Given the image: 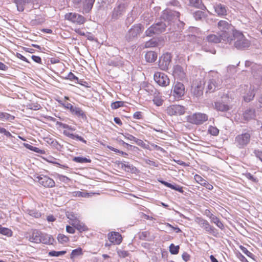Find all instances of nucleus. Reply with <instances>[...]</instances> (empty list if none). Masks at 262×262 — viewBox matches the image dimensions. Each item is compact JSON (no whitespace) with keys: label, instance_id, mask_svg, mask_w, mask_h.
Wrapping results in <instances>:
<instances>
[{"label":"nucleus","instance_id":"1","mask_svg":"<svg viewBox=\"0 0 262 262\" xmlns=\"http://www.w3.org/2000/svg\"><path fill=\"white\" fill-rule=\"evenodd\" d=\"M217 27L219 30L218 35L222 37L223 40L230 43L233 40L229 35L231 32L233 34V31L236 30L234 27L230 23L226 20H221L217 23Z\"/></svg>","mask_w":262,"mask_h":262},{"label":"nucleus","instance_id":"2","mask_svg":"<svg viewBox=\"0 0 262 262\" xmlns=\"http://www.w3.org/2000/svg\"><path fill=\"white\" fill-rule=\"evenodd\" d=\"M233 39L235 40L234 46L238 49H243L248 48L250 45V41L245 37L242 32L238 31H233Z\"/></svg>","mask_w":262,"mask_h":262},{"label":"nucleus","instance_id":"3","mask_svg":"<svg viewBox=\"0 0 262 262\" xmlns=\"http://www.w3.org/2000/svg\"><path fill=\"white\" fill-rule=\"evenodd\" d=\"M34 177L36 182L44 188H52L56 186L55 181L47 175L36 174Z\"/></svg>","mask_w":262,"mask_h":262},{"label":"nucleus","instance_id":"4","mask_svg":"<svg viewBox=\"0 0 262 262\" xmlns=\"http://www.w3.org/2000/svg\"><path fill=\"white\" fill-rule=\"evenodd\" d=\"M207 120V115L205 114L201 113H194L187 117V122L191 124L196 125H200L203 124Z\"/></svg>","mask_w":262,"mask_h":262},{"label":"nucleus","instance_id":"5","mask_svg":"<svg viewBox=\"0 0 262 262\" xmlns=\"http://www.w3.org/2000/svg\"><path fill=\"white\" fill-rule=\"evenodd\" d=\"M64 19L73 24L81 25L86 21V18L82 15L76 13H67L64 15Z\"/></svg>","mask_w":262,"mask_h":262},{"label":"nucleus","instance_id":"6","mask_svg":"<svg viewBox=\"0 0 262 262\" xmlns=\"http://www.w3.org/2000/svg\"><path fill=\"white\" fill-rule=\"evenodd\" d=\"M165 24L160 22L151 26L146 31L145 33L148 36H151L155 34H160L165 30Z\"/></svg>","mask_w":262,"mask_h":262},{"label":"nucleus","instance_id":"7","mask_svg":"<svg viewBox=\"0 0 262 262\" xmlns=\"http://www.w3.org/2000/svg\"><path fill=\"white\" fill-rule=\"evenodd\" d=\"M154 78L156 82L161 86L166 87L170 84L168 76L164 73L157 72L155 73Z\"/></svg>","mask_w":262,"mask_h":262},{"label":"nucleus","instance_id":"8","mask_svg":"<svg viewBox=\"0 0 262 262\" xmlns=\"http://www.w3.org/2000/svg\"><path fill=\"white\" fill-rule=\"evenodd\" d=\"M171 59L172 55L170 53H166L163 54L159 59V68L163 71L167 70L171 62Z\"/></svg>","mask_w":262,"mask_h":262},{"label":"nucleus","instance_id":"9","mask_svg":"<svg viewBox=\"0 0 262 262\" xmlns=\"http://www.w3.org/2000/svg\"><path fill=\"white\" fill-rule=\"evenodd\" d=\"M166 113L169 116H180L185 113V108L180 105H170L166 109Z\"/></svg>","mask_w":262,"mask_h":262},{"label":"nucleus","instance_id":"10","mask_svg":"<svg viewBox=\"0 0 262 262\" xmlns=\"http://www.w3.org/2000/svg\"><path fill=\"white\" fill-rule=\"evenodd\" d=\"M61 124L62 128L65 129L63 132V134L65 136L72 139L78 140L85 144L86 143V141L84 140L82 137L79 136L78 135H75L73 133V132L75 130V128L72 127L66 124L61 123Z\"/></svg>","mask_w":262,"mask_h":262},{"label":"nucleus","instance_id":"11","mask_svg":"<svg viewBox=\"0 0 262 262\" xmlns=\"http://www.w3.org/2000/svg\"><path fill=\"white\" fill-rule=\"evenodd\" d=\"M173 96L177 99H180L185 94V86L180 82H176L173 85Z\"/></svg>","mask_w":262,"mask_h":262},{"label":"nucleus","instance_id":"12","mask_svg":"<svg viewBox=\"0 0 262 262\" xmlns=\"http://www.w3.org/2000/svg\"><path fill=\"white\" fill-rule=\"evenodd\" d=\"M194 222L206 231L210 233L214 232V227L211 226L206 220L201 217H196L194 219Z\"/></svg>","mask_w":262,"mask_h":262},{"label":"nucleus","instance_id":"13","mask_svg":"<svg viewBox=\"0 0 262 262\" xmlns=\"http://www.w3.org/2000/svg\"><path fill=\"white\" fill-rule=\"evenodd\" d=\"M108 241L113 245H120L122 241V236L118 232L112 231L108 233Z\"/></svg>","mask_w":262,"mask_h":262},{"label":"nucleus","instance_id":"14","mask_svg":"<svg viewBox=\"0 0 262 262\" xmlns=\"http://www.w3.org/2000/svg\"><path fill=\"white\" fill-rule=\"evenodd\" d=\"M250 140V135L248 133H245L238 135L235 138L239 147H243L248 144Z\"/></svg>","mask_w":262,"mask_h":262},{"label":"nucleus","instance_id":"15","mask_svg":"<svg viewBox=\"0 0 262 262\" xmlns=\"http://www.w3.org/2000/svg\"><path fill=\"white\" fill-rule=\"evenodd\" d=\"M143 26L141 24H139L134 25L130 29L129 33L132 36L135 37L141 33L143 31Z\"/></svg>","mask_w":262,"mask_h":262},{"label":"nucleus","instance_id":"16","mask_svg":"<svg viewBox=\"0 0 262 262\" xmlns=\"http://www.w3.org/2000/svg\"><path fill=\"white\" fill-rule=\"evenodd\" d=\"M125 10V7L123 4H119L114 8L113 13L112 17L113 18L117 19L119 16L121 15L124 12Z\"/></svg>","mask_w":262,"mask_h":262},{"label":"nucleus","instance_id":"17","mask_svg":"<svg viewBox=\"0 0 262 262\" xmlns=\"http://www.w3.org/2000/svg\"><path fill=\"white\" fill-rule=\"evenodd\" d=\"M173 74L174 76L183 78L185 76L183 68L180 65L177 64L173 68Z\"/></svg>","mask_w":262,"mask_h":262},{"label":"nucleus","instance_id":"18","mask_svg":"<svg viewBox=\"0 0 262 262\" xmlns=\"http://www.w3.org/2000/svg\"><path fill=\"white\" fill-rule=\"evenodd\" d=\"M41 233H42L39 231L36 230H34L29 238V241L35 243H40Z\"/></svg>","mask_w":262,"mask_h":262},{"label":"nucleus","instance_id":"19","mask_svg":"<svg viewBox=\"0 0 262 262\" xmlns=\"http://www.w3.org/2000/svg\"><path fill=\"white\" fill-rule=\"evenodd\" d=\"M145 58L147 62L152 63L156 60L157 55L154 51H148L145 54Z\"/></svg>","mask_w":262,"mask_h":262},{"label":"nucleus","instance_id":"20","mask_svg":"<svg viewBox=\"0 0 262 262\" xmlns=\"http://www.w3.org/2000/svg\"><path fill=\"white\" fill-rule=\"evenodd\" d=\"M16 5L18 11L23 12L25 7L29 3V0H14Z\"/></svg>","mask_w":262,"mask_h":262},{"label":"nucleus","instance_id":"21","mask_svg":"<svg viewBox=\"0 0 262 262\" xmlns=\"http://www.w3.org/2000/svg\"><path fill=\"white\" fill-rule=\"evenodd\" d=\"M75 229L77 230L79 232H86L89 230L88 227L83 222L79 221L76 224L73 226Z\"/></svg>","mask_w":262,"mask_h":262},{"label":"nucleus","instance_id":"22","mask_svg":"<svg viewBox=\"0 0 262 262\" xmlns=\"http://www.w3.org/2000/svg\"><path fill=\"white\" fill-rule=\"evenodd\" d=\"M214 9L215 12L219 16H222L226 15L227 14V10L226 7L221 4L217 5L214 7Z\"/></svg>","mask_w":262,"mask_h":262},{"label":"nucleus","instance_id":"23","mask_svg":"<svg viewBox=\"0 0 262 262\" xmlns=\"http://www.w3.org/2000/svg\"><path fill=\"white\" fill-rule=\"evenodd\" d=\"M217 88V83L215 80L211 79L207 82V91L210 93L213 92Z\"/></svg>","mask_w":262,"mask_h":262},{"label":"nucleus","instance_id":"24","mask_svg":"<svg viewBox=\"0 0 262 262\" xmlns=\"http://www.w3.org/2000/svg\"><path fill=\"white\" fill-rule=\"evenodd\" d=\"M40 238V243L45 244H52L54 241V238L50 235L41 233Z\"/></svg>","mask_w":262,"mask_h":262},{"label":"nucleus","instance_id":"25","mask_svg":"<svg viewBox=\"0 0 262 262\" xmlns=\"http://www.w3.org/2000/svg\"><path fill=\"white\" fill-rule=\"evenodd\" d=\"M161 183L162 184H163L164 185H165V186L169 187L172 189L177 190L180 192L183 193L184 191L182 186H179V185L174 186L169 183H168V182H167L166 181H161Z\"/></svg>","mask_w":262,"mask_h":262},{"label":"nucleus","instance_id":"26","mask_svg":"<svg viewBox=\"0 0 262 262\" xmlns=\"http://www.w3.org/2000/svg\"><path fill=\"white\" fill-rule=\"evenodd\" d=\"M210 219L212 223H214L221 229L224 228L223 224L217 216L214 215L213 214H211Z\"/></svg>","mask_w":262,"mask_h":262},{"label":"nucleus","instance_id":"27","mask_svg":"<svg viewBox=\"0 0 262 262\" xmlns=\"http://www.w3.org/2000/svg\"><path fill=\"white\" fill-rule=\"evenodd\" d=\"M67 217L69 219V223L72 226L80 221L79 219L76 216V215L73 212H70L67 214Z\"/></svg>","mask_w":262,"mask_h":262},{"label":"nucleus","instance_id":"28","mask_svg":"<svg viewBox=\"0 0 262 262\" xmlns=\"http://www.w3.org/2000/svg\"><path fill=\"white\" fill-rule=\"evenodd\" d=\"M207 40L210 42L219 43L221 41L222 37L220 35L217 36L215 34H210L207 37Z\"/></svg>","mask_w":262,"mask_h":262},{"label":"nucleus","instance_id":"29","mask_svg":"<svg viewBox=\"0 0 262 262\" xmlns=\"http://www.w3.org/2000/svg\"><path fill=\"white\" fill-rule=\"evenodd\" d=\"M70 112L78 117H81L82 118L86 117L84 112L79 107H73Z\"/></svg>","mask_w":262,"mask_h":262},{"label":"nucleus","instance_id":"30","mask_svg":"<svg viewBox=\"0 0 262 262\" xmlns=\"http://www.w3.org/2000/svg\"><path fill=\"white\" fill-rule=\"evenodd\" d=\"M121 167L127 172H135L137 169L136 167H134L132 165H129L128 163L125 164L122 162L120 163Z\"/></svg>","mask_w":262,"mask_h":262},{"label":"nucleus","instance_id":"31","mask_svg":"<svg viewBox=\"0 0 262 262\" xmlns=\"http://www.w3.org/2000/svg\"><path fill=\"white\" fill-rule=\"evenodd\" d=\"M215 108L220 111H227L229 110V106L223 102H217L215 103Z\"/></svg>","mask_w":262,"mask_h":262},{"label":"nucleus","instance_id":"32","mask_svg":"<svg viewBox=\"0 0 262 262\" xmlns=\"http://www.w3.org/2000/svg\"><path fill=\"white\" fill-rule=\"evenodd\" d=\"M43 140L48 144L57 147L59 145L58 142L54 139L51 138L50 137H46L43 138Z\"/></svg>","mask_w":262,"mask_h":262},{"label":"nucleus","instance_id":"33","mask_svg":"<svg viewBox=\"0 0 262 262\" xmlns=\"http://www.w3.org/2000/svg\"><path fill=\"white\" fill-rule=\"evenodd\" d=\"M0 233L8 237H11L12 236L13 232L11 229L3 227L0 225Z\"/></svg>","mask_w":262,"mask_h":262},{"label":"nucleus","instance_id":"34","mask_svg":"<svg viewBox=\"0 0 262 262\" xmlns=\"http://www.w3.org/2000/svg\"><path fill=\"white\" fill-rule=\"evenodd\" d=\"M28 213L31 216L38 219L41 216V213L36 209H30L28 210Z\"/></svg>","mask_w":262,"mask_h":262},{"label":"nucleus","instance_id":"35","mask_svg":"<svg viewBox=\"0 0 262 262\" xmlns=\"http://www.w3.org/2000/svg\"><path fill=\"white\" fill-rule=\"evenodd\" d=\"M27 107L29 109L34 110V111L39 110L41 107L39 103H38L37 102H29V103L27 104Z\"/></svg>","mask_w":262,"mask_h":262},{"label":"nucleus","instance_id":"36","mask_svg":"<svg viewBox=\"0 0 262 262\" xmlns=\"http://www.w3.org/2000/svg\"><path fill=\"white\" fill-rule=\"evenodd\" d=\"M57 238L59 243L62 244L67 243L70 241L69 237L63 234H59Z\"/></svg>","mask_w":262,"mask_h":262},{"label":"nucleus","instance_id":"37","mask_svg":"<svg viewBox=\"0 0 262 262\" xmlns=\"http://www.w3.org/2000/svg\"><path fill=\"white\" fill-rule=\"evenodd\" d=\"M83 254L82 249L81 248L73 250L70 255L71 258H74L76 256L82 255Z\"/></svg>","mask_w":262,"mask_h":262},{"label":"nucleus","instance_id":"38","mask_svg":"<svg viewBox=\"0 0 262 262\" xmlns=\"http://www.w3.org/2000/svg\"><path fill=\"white\" fill-rule=\"evenodd\" d=\"M72 195L79 198H88L91 196V194L88 192H83L80 191H76L72 192Z\"/></svg>","mask_w":262,"mask_h":262},{"label":"nucleus","instance_id":"39","mask_svg":"<svg viewBox=\"0 0 262 262\" xmlns=\"http://www.w3.org/2000/svg\"><path fill=\"white\" fill-rule=\"evenodd\" d=\"M73 160L75 162L80 163H90L91 162V159L82 157H75Z\"/></svg>","mask_w":262,"mask_h":262},{"label":"nucleus","instance_id":"40","mask_svg":"<svg viewBox=\"0 0 262 262\" xmlns=\"http://www.w3.org/2000/svg\"><path fill=\"white\" fill-rule=\"evenodd\" d=\"M48 162L56 165L58 166L59 167L63 168V169H67L68 168V167L67 165H62L60 164L59 163L57 162L56 161V159L54 158H51V159H46V160Z\"/></svg>","mask_w":262,"mask_h":262},{"label":"nucleus","instance_id":"41","mask_svg":"<svg viewBox=\"0 0 262 262\" xmlns=\"http://www.w3.org/2000/svg\"><path fill=\"white\" fill-rule=\"evenodd\" d=\"M57 102L64 108L69 110L70 111L73 109L74 107L72 104L68 102H63L61 100H57Z\"/></svg>","mask_w":262,"mask_h":262},{"label":"nucleus","instance_id":"42","mask_svg":"<svg viewBox=\"0 0 262 262\" xmlns=\"http://www.w3.org/2000/svg\"><path fill=\"white\" fill-rule=\"evenodd\" d=\"M179 246H175L173 244H171L169 246V252L172 254H177L179 252Z\"/></svg>","mask_w":262,"mask_h":262},{"label":"nucleus","instance_id":"43","mask_svg":"<svg viewBox=\"0 0 262 262\" xmlns=\"http://www.w3.org/2000/svg\"><path fill=\"white\" fill-rule=\"evenodd\" d=\"M2 115L1 119L11 121L14 119L15 117L14 116L10 115L7 113L2 112Z\"/></svg>","mask_w":262,"mask_h":262},{"label":"nucleus","instance_id":"44","mask_svg":"<svg viewBox=\"0 0 262 262\" xmlns=\"http://www.w3.org/2000/svg\"><path fill=\"white\" fill-rule=\"evenodd\" d=\"M124 106V102L121 101H117L111 103V106L112 109L115 110L120 107Z\"/></svg>","mask_w":262,"mask_h":262},{"label":"nucleus","instance_id":"45","mask_svg":"<svg viewBox=\"0 0 262 262\" xmlns=\"http://www.w3.org/2000/svg\"><path fill=\"white\" fill-rule=\"evenodd\" d=\"M153 102L155 104H156L157 106H159L162 105L163 103V100L162 99L161 96L156 95L155 96L153 99Z\"/></svg>","mask_w":262,"mask_h":262},{"label":"nucleus","instance_id":"46","mask_svg":"<svg viewBox=\"0 0 262 262\" xmlns=\"http://www.w3.org/2000/svg\"><path fill=\"white\" fill-rule=\"evenodd\" d=\"M194 179L195 180V182L200 184L201 185H203V184L206 182V180H205L203 178H202L200 175L195 174L194 176Z\"/></svg>","mask_w":262,"mask_h":262},{"label":"nucleus","instance_id":"47","mask_svg":"<svg viewBox=\"0 0 262 262\" xmlns=\"http://www.w3.org/2000/svg\"><path fill=\"white\" fill-rule=\"evenodd\" d=\"M66 253V251H51L49 252V255L50 256H55L57 257L60 255H64Z\"/></svg>","mask_w":262,"mask_h":262},{"label":"nucleus","instance_id":"48","mask_svg":"<svg viewBox=\"0 0 262 262\" xmlns=\"http://www.w3.org/2000/svg\"><path fill=\"white\" fill-rule=\"evenodd\" d=\"M208 133L213 136H217L219 134V130L214 126H209L208 130Z\"/></svg>","mask_w":262,"mask_h":262},{"label":"nucleus","instance_id":"49","mask_svg":"<svg viewBox=\"0 0 262 262\" xmlns=\"http://www.w3.org/2000/svg\"><path fill=\"white\" fill-rule=\"evenodd\" d=\"M239 248L247 256L253 258L254 256L253 253L250 252L246 247L241 245L239 246Z\"/></svg>","mask_w":262,"mask_h":262},{"label":"nucleus","instance_id":"50","mask_svg":"<svg viewBox=\"0 0 262 262\" xmlns=\"http://www.w3.org/2000/svg\"><path fill=\"white\" fill-rule=\"evenodd\" d=\"M57 178L61 182L68 183L71 181L70 179L66 176L57 174Z\"/></svg>","mask_w":262,"mask_h":262},{"label":"nucleus","instance_id":"51","mask_svg":"<svg viewBox=\"0 0 262 262\" xmlns=\"http://www.w3.org/2000/svg\"><path fill=\"white\" fill-rule=\"evenodd\" d=\"M244 175L249 180L254 183H257L258 182V179L256 178H254L250 173L247 172Z\"/></svg>","mask_w":262,"mask_h":262},{"label":"nucleus","instance_id":"52","mask_svg":"<svg viewBox=\"0 0 262 262\" xmlns=\"http://www.w3.org/2000/svg\"><path fill=\"white\" fill-rule=\"evenodd\" d=\"M138 145L144 148L147 149L146 144L144 142V141L141 139H139L136 138L135 141L134 142Z\"/></svg>","mask_w":262,"mask_h":262},{"label":"nucleus","instance_id":"53","mask_svg":"<svg viewBox=\"0 0 262 262\" xmlns=\"http://www.w3.org/2000/svg\"><path fill=\"white\" fill-rule=\"evenodd\" d=\"M144 161L145 162V163L146 164H148L149 166H154V167H157L158 166V163L153 160L145 159H144Z\"/></svg>","mask_w":262,"mask_h":262},{"label":"nucleus","instance_id":"54","mask_svg":"<svg viewBox=\"0 0 262 262\" xmlns=\"http://www.w3.org/2000/svg\"><path fill=\"white\" fill-rule=\"evenodd\" d=\"M253 116V112L251 110L247 111L244 114V117L246 120H249Z\"/></svg>","mask_w":262,"mask_h":262},{"label":"nucleus","instance_id":"55","mask_svg":"<svg viewBox=\"0 0 262 262\" xmlns=\"http://www.w3.org/2000/svg\"><path fill=\"white\" fill-rule=\"evenodd\" d=\"M150 233L148 231L142 232L140 235V238L142 240H148L149 237Z\"/></svg>","mask_w":262,"mask_h":262},{"label":"nucleus","instance_id":"56","mask_svg":"<svg viewBox=\"0 0 262 262\" xmlns=\"http://www.w3.org/2000/svg\"><path fill=\"white\" fill-rule=\"evenodd\" d=\"M0 133L4 134L6 136L8 137H12V136L11 134L7 131L5 128L0 126Z\"/></svg>","mask_w":262,"mask_h":262},{"label":"nucleus","instance_id":"57","mask_svg":"<svg viewBox=\"0 0 262 262\" xmlns=\"http://www.w3.org/2000/svg\"><path fill=\"white\" fill-rule=\"evenodd\" d=\"M31 58L34 62H35L37 63H39V64H42V60H41V58L39 56L32 55L31 56Z\"/></svg>","mask_w":262,"mask_h":262},{"label":"nucleus","instance_id":"58","mask_svg":"<svg viewBox=\"0 0 262 262\" xmlns=\"http://www.w3.org/2000/svg\"><path fill=\"white\" fill-rule=\"evenodd\" d=\"M66 231L71 234H74L75 232V228L73 226L67 225L66 226Z\"/></svg>","mask_w":262,"mask_h":262},{"label":"nucleus","instance_id":"59","mask_svg":"<svg viewBox=\"0 0 262 262\" xmlns=\"http://www.w3.org/2000/svg\"><path fill=\"white\" fill-rule=\"evenodd\" d=\"M15 56L17 57L18 58L24 61H25L27 63H30L29 61L23 55H22L21 54L19 53H16L15 54Z\"/></svg>","mask_w":262,"mask_h":262},{"label":"nucleus","instance_id":"60","mask_svg":"<svg viewBox=\"0 0 262 262\" xmlns=\"http://www.w3.org/2000/svg\"><path fill=\"white\" fill-rule=\"evenodd\" d=\"M118 254L120 257H125L128 256V253L127 251L125 250H120L118 251Z\"/></svg>","mask_w":262,"mask_h":262},{"label":"nucleus","instance_id":"61","mask_svg":"<svg viewBox=\"0 0 262 262\" xmlns=\"http://www.w3.org/2000/svg\"><path fill=\"white\" fill-rule=\"evenodd\" d=\"M142 114L141 112H136L133 115V118L136 119H141L142 118Z\"/></svg>","mask_w":262,"mask_h":262},{"label":"nucleus","instance_id":"62","mask_svg":"<svg viewBox=\"0 0 262 262\" xmlns=\"http://www.w3.org/2000/svg\"><path fill=\"white\" fill-rule=\"evenodd\" d=\"M202 186L205 187L206 189L209 190H211L213 189V185L209 183L207 181H206Z\"/></svg>","mask_w":262,"mask_h":262},{"label":"nucleus","instance_id":"63","mask_svg":"<svg viewBox=\"0 0 262 262\" xmlns=\"http://www.w3.org/2000/svg\"><path fill=\"white\" fill-rule=\"evenodd\" d=\"M254 154L256 157L262 162V151L259 150H256L254 151Z\"/></svg>","mask_w":262,"mask_h":262},{"label":"nucleus","instance_id":"64","mask_svg":"<svg viewBox=\"0 0 262 262\" xmlns=\"http://www.w3.org/2000/svg\"><path fill=\"white\" fill-rule=\"evenodd\" d=\"M237 257L242 262H249L247 258L241 253L237 254Z\"/></svg>","mask_w":262,"mask_h":262}]
</instances>
